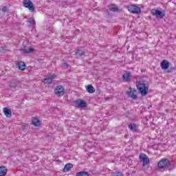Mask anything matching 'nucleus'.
Instances as JSON below:
<instances>
[{"label":"nucleus","mask_w":176,"mask_h":176,"mask_svg":"<svg viewBox=\"0 0 176 176\" xmlns=\"http://www.w3.org/2000/svg\"><path fill=\"white\" fill-rule=\"evenodd\" d=\"M19 85V82L16 80H14V81H11L10 82V87H13L14 89L15 87H17V85Z\"/></svg>","instance_id":"obj_22"},{"label":"nucleus","mask_w":176,"mask_h":176,"mask_svg":"<svg viewBox=\"0 0 176 176\" xmlns=\"http://www.w3.org/2000/svg\"><path fill=\"white\" fill-rule=\"evenodd\" d=\"M151 14L153 16H156L157 17H160V19H163L164 16V14L163 13V12L158 10H152Z\"/></svg>","instance_id":"obj_9"},{"label":"nucleus","mask_w":176,"mask_h":176,"mask_svg":"<svg viewBox=\"0 0 176 176\" xmlns=\"http://www.w3.org/2000/svg\"><path fill=\"white\" fill-rule=\"evenodd\" d=\"M129 91L126 92L127 96L131 98H133V100H137V98H138V96L134 94L135 93H137V90L131 89V87H129Z\"/></svg>","instance_id":"obj_7"},{"label":"nucleus","mask_w":176,"mask_h":176,"mask_svg":"<svg viewBox=\"0 0 176 176\" xmlns=\"http://www.w3.org/2000/svg\"><path fill=\"white\" fill-rule=\"evenodd\" d=\"M54 78H56V76L53 75L51 77L45 78L44 82H45V85H50L51 83H52Z\"/></svg>","instance_id":"obj_15"},{"label":"nucleus","mask_w":176,"mask_h":176,"mask_svg":"<svg viewBox=\"0 0 176 176\" xmlns=\"http://www.w3.org/2000/svg\"><path fill=\"white\" fill-rule=\"evenodd\" d=\"M23 6L29 9L30 12H34L35 6H34V3L31 2V0H23Z\"/></svg>","instance_id":"obj_3"},{"label":"nucleus","mask_w":176,"mask_h":176,"mask_svg":"<svg viewBox=\"0 0 176 176\" xmlns=\"http://www.w3.org/2000/svg\"><path fill=\"white\" fill-rule=\"evenodd\" d=\"M171 164V162L167 158H163L157 163V167L160 170H166Z\"/></svg>","instance_id":"obj_2"},{"label":"nucleus","mask_w":176,"mask_h":176,"mask_svg":"<svg viewBox=\"0 0 176 176\" xmlns=\"http://www.w3.org/2000/svg\"><path fill=\"white\" fill-rule=\"evenodd\" d=\"M54 93L58 97H61L63 94H65V89L62 85H58L55 88Z\"/></svg>","instance_id":"obj_5"},{"label":"nucleus","mask_w":176,"mask_h":176,"mask_svg":"<svg viewBox=\"0 0 176 176\" xmlns=\"http://www.w3.org/2000/svg\"><path fill=\"white\" fill-rule=\"evenodd\" d=\"M6 47H3V48H2L1 50H0V52H1V53H5V51H6Z\"/></svg>","instance_id":"obj_28"},{"label":"nucleus","mask_w":176,"mask_h":176,"mask_svg":"<svg viewBox=\"0 0 176 176\" xmlns=\"http://www.w3.org/2000/svg\"><path fill=\"white\" fill-rule=\"evenodd\" d=\"M137 89L141 96H146L149 90V87L146 85V82L141 80L136 82Z\"/></svg>","instance_id":"obj_1"},{"label":"nucleus","mask_w":176,"mask_h":176,"mask_svg":"<svg viewBox=\"0 0 176 176\" xmlns=\"http://www.w3.org/2000/svg\"><path fill=\"white\" fill-rule=\"evenodd\" d=\"M3 113H4V115H6V118L12 117V110H10V109H8V107H4Z\"/></svg>","instance_id":"obj_11"},{"label":"nucleus","mask_w":176,"mask_h":176,"mask_svg":"<svg viewBox=\"0 0 176 176\" xmlns=\"http://www.w3.org/2000/svg\"><path fill=\"white\" fill-rule=\"evenodd\" d=\"M63 65L64 67H67V68H68V63H63Z\"/></svg>","instance_id":"obj_29"},{"label":"nucleus","mask_w":176,"mask_h":176,"mask_svg":"<svg viewBox=\"0 0 176 176\" xmlns=\"http://www.w3.org/2000/svg\"><path fill=\"white\" fill-rule=\"evenodd\" d=\"M161 68L162 69H167L168 68V67H170V63H168V61H167V60H164L162 63H161Z\"/></svg>","instance_id":"obj_10"},{"label":"nucleus","mask_w":176,"mask_h":176,"mask_svg":"<svg viewBox=\"0 0 176 176\" xmlns=\"http://www.w3.org/2000/svg\"><path fill=\"white\" fill-rule=\"evenodd\" d=\"M108 8L111 12H118L119 10V8L115 4H111Z\"/></svg>","instance_id":"obj_16"},{"label":"nucleus","mask_w":176,"mask_h":176,"mask_svg":"<svg viewBox=\"0 0 176 176\" xmlns=\"http://www.w3.org/2000/svg\"><path fill=\"white\" fill-rule=\"evenodd\" d=\"M76 176H89V173L86 171H80L79 173H77Z\"/></svg>","instance_id":"obj_23"},{"label":"nucleus","mask_w":176,"mask_h":176,"mask_svg":"<svg viewBox=\"0 0 176 176\" xmlns=\"http://www.w3.org/2000/svg\"><path fill=\"white\" fill-rule=\"evenodd\" d=\"M32 124H33V126H35L36 127H38V126H41V121L38 120V118H34L32 120Z\"/></svg>","instance_id":"obj_20"},{"label":"nucleus","mask_w":176,"mask_h":176,"mask_svg":"<svg viewBox=\"0 0 176 176\" xmlns=\"http://www.w3.org/2000/svg\"><path fill=\"white\" fill-rule=\"evenodd\" d=\"M74 104L77 105L79 108H86L87 107V103L83 100H76L74 101Z\"/></svg>","instance_id":"obj_8"},{"label":"nucleus","mask_w":176,"mask_h":176,"mask_svg":"<svg viewBox=\"0 0 176 176\" xmlns=\"http://www.w3.org/2000/svg\"><path fill=\"white\" fill-rule=\"evenodd\" d=\"M2 12H8V7L4 6V7L2 8Z\"/></svg>","instance_id":"obj_27"},{"label":"nucleus","mask_w":176,"mask_h":176,"mask_svg":"<svg viewBox=\"0 0 176 176\" xmlns=\"http://www.w3.org/2000/svg\"><path fill=\"white\" fill-rule=\"evenodd\" d=\"M128 10L131 13H133L135 14H140V13H141V8L135 5H131L128 6Z\"/></svg>","instance_id":"obj_4"},{"label":"nucleus","mask_w":176,"mask_h":176,"mask_svg":"<svg viewBox=\"0 0 176 176\" xmlns=\"http://www.w3.org/2000/svg\"><path fill=\"white\" fill-rule=\"evenodd\" d=\"M129 130H131V131H133V132H135L137 131V130H138V127L135 124H130L129 125Z\"/></svg>","instance_id":"obj_21"},{"label":"nucleus","mask_w":176,"mask_h":176,"mask_svg":"<svg viewBox=\"0 0 176 176\" xmlns=\"http://www.w3.org/2000/svg\"><path fill=\"white\" fill-rule=\"evenodd\" d=\"M86 90L90 94H93V93L96 92V89H94V87H93V85H89L86 86Z\"/></svg>","instance_id":"obj_13"},{"label":"nucleus","mask_w":176,"mask_h":176,"mask_svg":"<svg viewBox=\"0 0 176 176\" xmlns=\"http://www.w3.org/2000/svg\"><path fill=\"white\" fill-rule=\"evenodd\" d=\"M28 23H29L30 25H34V24H35V20H34L33 18H30L28 21Z\"/></svg>","instance_id":"obj_26"},{"label":"nucleus","mask_w":176,"mask_h":176,"mask_svg":"<svg viewBox=\"0 0 176 176\" xmlns=\"http://www.w3.org/2000/svg\"><path fill=\"white\" fill-rule=\"evenodd\" d=\"M8 174L6 166H0V176H5Z\"/></svg>","instance_id":"obj_14"},{"label":"nucleus","mask_w":176,"mask_h":176,"mask_svg":"<svg viewBox=\"0 0 176 176\" xmlns=\"http://www.w3.org/2000/svg\"><path fill=\"white\" fill-rule=\"evenodd\" d=\"M32 52H34V48L32 47H28L22 50V53L24 54H28L30 53H32Z\"/></svg>","instance_id":"obj_19"},{"label":"nucleus","mask_w":176,"mask_h":176,"mask_svg":"<svg viewBox=\"0 0 176 176\" xmlns=\"http://www.w3.org/2000/svg\"><path fill=\"white\" fill-rule=\"evenodd\" d=\"M169 170H173V168H169Z\"/></svg>","instance_id":"obj_30"},{"label":"nucleus","mask_w":176,"mask_h":176,"mask_svg":"<svg viewBox=\"0 0 176 176\" xmlns=\"http://www.w3.org/2000/svg\"><path fill=\"white\" fill-rule=\"evenodd\" d=\"M130 78H131V73H130V72H126V73L124 74L122 76V79L125 82H129Z\"/></svg>","instance_id":"obj_12"},{"label":"nucleus","mask_w":176,"mask_h":176,"mask_svg":"<svg viewBox=\"0 0 176 176\" xmlns=\"http://www.w3.org/2000/svg\"><path fill=\"white\" fill-rule=\"evenodd\" d=\"M76 56H79V57H81V56H85V51L78 50L77 52H76Z\"/></svg>","instance_id":"obj_25"},{"label":"nucleus","mask_w":176,"mask_h":176,"mask_svg":"<svg viewBox=\"0 0 176 176\" xmlns=\"http://www.w3.org/2000/svg\"><path fill=\"white\" fill-rule=\"evenodd\" d=\"M111 176H123V173L119 171H113L111 173Z\"/></svg>","instance_id":"obj_24"},{"label":"nucleus","mask_w":176,"mask_h":176,"mask_svg":"<svg viewBox=\"0 0 176 176\" xmlns=\"http://www.w3.org/2000/svg\"><path fill=\"white\" fill-rule=\"evenodd\" d=\"M74 167V165L71 163L67 164L64 168H63V171L64 173H67V171H69V170H71V168H72Z\"/></svg>","instance_id":"obj_17"},{"label":"nucleus","mask_w":176,"mask_h":176,"mask_svg":"<svg viewBox=\"0 0 176 176\" xmlns=\"http://www.w3.org/2000/svg\"><path fill=\"white\" fill-rule=\"evenodd\" d=\"M140 162H143V166H147L150 163L149 157L144 153L140 155Z\"/></svg>","instance_id":"obj_6"},{"label":"nucleus","mask_w":176,"mask_h":176,"mask_svg":"<svg viewBox=\"0 0 176 176\" xmlns=\"http://www.w3.org/2000/svg\"><path fill=\"white\" fill-rule=\"evenodd\" d=\"M17 67L19 69H21V71H24L25 69V63L24 62H19L17 63Z\"/></svg>","instance_id":"obj_18"}]
</instances>
